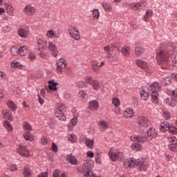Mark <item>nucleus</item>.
<instances>
[{"instance_id":"0e129e2a","label":"nucleus","mask_w":177,"mask_h":177,"mask_svg":"<svg viewBox=\"0 0 177 177\" xmlns=\"http://www.w3.org/2000/svg\"><path fill=\"white\" fill-rule=\"evenodd\" d=\"M76 85L78 86V88H84L85 83L83 81H79L77 82Z\"/></svg>"},{"instance_id":"dca6fc26","label":"nucleus","mask_w":177,"mask_h":177,"mask_svg":"<svg viewBox=\"0 0 177 177\" xmlns=\"http://www.w3.org/2000/svg\"><path fill=\"white\" fill-rule=\"evenodd\" d=\"M131 142H138V143H146L147 138L143 137V136L133 135L130 137Z\"/></svg>"},{"instance_id":"052dcab7","label":"nucleus","mask_w":177,"mask_h":177,"mask_svg":"<svg viewBox=\"0 0 177 177\" xmlns=\"http://www.w3.org/2000/svg\"><path fill=\"white\" fill-rule=\"evenodd\" d=\"M52 149H53V151H54L55 153H57V151L59 150V147H57L56 143H55V142L52 143Z\"/></svg>"},{"instance_id":"8fccbe9b","label":"nucleus","mask_w":177,"mask_h":177,"mask_svg":"<svg viewBox=\"0 0 177 177\" xmlns=\"http://www.w3.org/2000/svg\"><path fill=\"white\" fill-rule=\"evenodd\" d=\"M24 128L26 131V132H31L32 131L31 125L26 122L24 123Z\"/></svg>"},{"instance_id":"f3484780","label":"nucleus","mask_w":177,"mask_h":177,"mask_svg":"<svg viewBox=\"0 0 177 177\" xmlns=\"http://www.w3.org/2000/svg\"><path fill=\"white\" fill-rule=\"evenodd\" d=\"M122 116L124 118H133L135 116V112L133 111V109L129 107L125 109V111L122 113Z\"/></svg>"},{"instance_id":"2f4dec72","label":"nucleus","mask_w":177,"mask_h":177,"mask_svg":"<svg viewBox=\"0 0 177 177\" xmlns=\"http://www.w3.org/2000/svg\"><path fill=\"white\" fill-rule=\"evenodd\" d=\"M23 175L24 177H31L32 176V171L31 169H30V167L28 166H25L24 167V171H23Z\"/></svg>"},{"instance_id":"13d9d810","label":"nucleus","mask_w":177,"mask_h":177,"mask_svg":"<svg viewBox=\"0 0 177 177\" xmlns=\"http://www.w3.org/2000/svg\"><path fill=\"white\" fill-rule=\"evenodd\" d=\"M12 31V28L9 26H6L3 27V32H10Z\"/></svg>"},{"instance_id":"b1692460","label":"nucleus","mask_w":177,"mask_h":177,"mask_svg":"<svg viewBox=\"0 0 177 177\" xmlns=\"http://www.w3.org/2000/svg\"><path fill=\"white\" fill-rule=\"evenodd\" d=\"M27 53H28V46H21L18 48V55L19 56H26Z\"/></svg>"},{"instance_id":"4468645a","label":"nucleus","mask_w":177,"mask_h":177,"mask_svg":"<svg viewBox=\"0 0 177 177\" xmlns=\"http://www.w3.org/2000/svg\"><path fill=\"white\" fill-rule=\"evenodd\" d=\"M30 34V28L28 26L24 28H20L18 30V35L21 38H27Z\"/></svg>"},{"instance_id":"de8ad7c7","label":"nucleus","mask_w":177,"mask_h":177,"mask_svg":"<svg viewBox=\"0 0 177 177\" xmlns=\"http://www.w3.org/2000/svg\"><path fill=\"white\" fill-rule=\"evenodd\" d=\"M92 15L94 19H99L100 17V12H99L98 9H94L92 11Z\"/></svg>"},{"instance_id":"7c9ffc66","label":"nucleus","mask_w":177,"mask_h":177,"mask_svg":"<svg viewBox=\"0 0 177 177\" xmlns=\"http://www.w3.org/2000/svg\"><path fill=\"white\" fill-rule=\"evenodd\" d=\"M48 88L50 89V91H57V87L56 86L57 85H59V84H57V82H55L53 80H50L48 81Z\"/></svg>"},{"instance_id":"e2e57ef3","label":"nucleus","mask_w":177,"mask_h":177,"mask_svg":"<svg viewBox=\"0 0 177 177\" xmlns=\"http://www.w3.org/2000/svg\"><path fill=\"white\" fill-rule=\"evenodd\" d=\"M86 157H88V158H93L95 153H93V152L92 151H88L86 152Z\"/></svg>"},{"instance_id":"ddd939ff","label":"nucleus","mask_w":177,"mask_h":177,"mask_svg":"<svg viewBox=\"0 0 177 177\" xmlns=\"http://www.w3.org/2000/svg\"><path fill=\"white\" fill-rule=\"evenodd\" d=\"M24 12L26 13V15H27V16H34L35 15V12H37V10L35 9V7L28 4L24 8Z\"/></svg>"},{"instance_id":"1a4fd4ad","label":"nucleus","mask_w":177,"mask_h":177,"mask_svg":"<svg viewBox=\"0 0 177 177\" xmlns=\"http://www.w3.org/2000/svg\"><path fill=\"white\" fill-rule=\"evenodd\" d=\"M37 45L39 46L38 50L39 52H44L45 49H46V45H48V42L42 36H39L37 37Z\"/></svg>"},{"instance_id":"a211bd4d","label":"nucleus","mask_w":177,"mask_h":177,"mask_svg":"<svg viewBox=\"0 0 177 177\" xmlns=\"http://www.w3.org/2000/svg\"><path fill=\"white\" fill-rule=\"evenodd\" d=\"M123 165L125 168H133L136 165V160H133V158L125 159Z\"/></svg>"},{"instance_id":"473e14b6","label":"nucleus","mask_w":177,"mask_h":177,"mask_svg":"<svg viewBox=\"0 0 177 177\" xmlns=\"http://www.w3.org/2000/svg\"><path fill=\"white\" fill-rule=\"evenodd\" d=\"M23 137L25 140H29L30 142H32L35 139L34 135L30 133L28 131H26L25 133H24Z\"/></svg>"},{"instance_id":"6e6552de","label":"nucleus","mask_w":177,"mask_h":177,"mask_svg":"<svg viewBox=\"0 0 177 177\" xmlns=\"http://www.w3.org/2000/svg\"><path fill=\"white\" fill-rule=\"evenodd\" d=\"M147 5V3L145 1H140V2H134L129 4V6L132 10H140V9H143Z\"/></svg>"},{"instance_id":"f8f14e48","label":"nucleus","mask_w":177,"mask_h":177,"mask_svg":"<svg viewBox=\"0 0 177 177\" xmlns=\"http://www.w3.org/2000/svg\"><path fill=\"white\" fill-rule=\"evenodd\" d=\"M136 165H138L140 167V171H147V168H149V165L144 159H137Z\"/></svg>"},{"instance_id":"37998d69","label":"nucleus","mask_w":177,"mask_h":177,"mask_svg":"<svg viewBox=\"0 0 177 177\" xmlns=\"http://www.w3.org/2000/svg\"><path fill=\"white\" fill-rule=\"evenodd\" d=\"M68 140L69 142H71V143H75L77 142V136L74 134H68Z\"/></svg>"},{"instance_id":"5701e85b","label":"nucleus","mask_w":177,"mask_h":177,"mask_svg":"<svg viewBox=\"0 0 177 177\" xmlns=\"http://www.w3.org/2000/svg\"><path fill=\"white\" fill-rule=\"evenodd\" d=\"M91 67L92 70L95 74H99L100 71H99V68H100V66L99 64V62L97 61H92L91 62Z\"/></svg>"},{"instance_id":"20e7f679","label":"nucleus","mask_w":177,"mask_h":177,"mask_svg":"<svg viewBox=\"0 0 177 177\" xmlns=\"http://www.w3.org/2000/svg\"><path fill=\"white\" fill-rule=\"evenodd\" d=\"M68 32L71 38H73L75 41H80V39H81V34H80L78 28L71 26L68 29Z\"/></svg>"},{"instance_id":"9d476101","label":"nucleus","mask_w":177,"mask_h":177,"mask_svg":"<svg viewBox=\"0 0 177 177\" xmlns=\"http://www.w3.org/2000/svg\"><path fill=\"white\" fill-rule=\"evenodd\" d=\"M67 67V63L63 59H58L57 61V73L58 74H62L63 73V70Z\"/></svg>"},{"instance_id":"2eb2a0df","label":"nucleus","mask_w":177,"mask_h":177,"mask_svg":"<svg viewBox=\"0 0 177 177\" xmlns=\"http://www.w3.org/2000/svg\"><path fill=\"white\" fill-rule=\"evenodd\" d=\"M55 116L58 120H60V121H66V115H64V112H63V111H62L60 108L55 109Z\"/></svg>"},{"instance_id":"4d7b16f0","label":"nucleus","mask_w":177,"mask_h":177,"mask_svg":"<svg viewBox=\"0 0 177 177\" xmlns=\"http://www.w3.org/2000/svg\"><path fill=\"white\" fill-rule=\"evenodd\" d=\"M8 169H10V171H11V172H15V171H17V165L12 164L10 165L8 167Z\"/></svg>"},{"instance_id":"e433bc0d","label":"nucleus","mask_w":177,"mask_h":177,"mask_svg":"<svg viewBox=\"0 0 177 177\" xmlns=\"http://www.w3.org/2000/svg\"><path fill=\"white\" fill-rule=\"evenodd\" d=\"M111 103L113 106H115V107H120V106H121V102L120 101V99L117 97H113L112 98Z\"/></svg>"},{"instance_id":"a18cd8bd","label":"nucleus","mask_w":177,"mask_h":177,"mask_svg":"<svg viewBox=\"0 0 177 177\" xmlns=\"http://www.w3.org/2000/svg\"><path fill=\"white\" fill-rule=\"evenodd\" d=\"M53 177H66V174L62 173L60 175V171L55 169L53 174Z\"/></svg>"},{"instance_id":"39448f33","label":"nucleus","mask_w":177,"mask_h":177,"mask_svg":"<svg viewBox=\"0 0 177 177\" xmlns=\"http://www.w3.org/2000/svg\"><path fill=\"white\" fill-rule=\"evenodd\" d=\"M109 156L111 161H117V160H118L119 161H122V160L124 158V153L120 151H115L113 148H111V149L109 150Z\"/></svg>"},{"instance_id":"9b49d317","label":"nucleus","mask_w":177,"mask_h":177,"mask_svg":"<svg viewBox=\"0 0 177 177\" xmlns=\"http://www.w3.org/2000/svg\"><path fill=\"white\" fill-rule=\"evenodd\" d=\"M136 64L138 66V67H140V68L145 70V71H149V70H150V65L149 64V63L142 59H136Z\"/></svg>"},{"instance_id":"09e8293b","label":"nucleus","mask_w":177,"mask_h":177,"mask_svg":"<svg viewBox=\"0 0 177 177\" xmlns=\"http://www.w3.org/2000/svg\"><path fill=\"white\" fill-rule=\"evenodd\" d=\"M10 52L12 56H17V55H19V48H17L15 46H12L10 48Z\"/></svg>"},{"instance_id":"423d86ee","label":"nucleus","mask_w":177,"mask_h":177,"mask_svg":"<svg viewBox=\"0 0 177 177\" xmlns=\"http://www.w3.org/2000/svg\"><path fill=\"white\" fill-rule=\"evenodd\" d=\"M150 125V120L145 116H138L137 118L138 128H147Z\"/></svg>"},{"instance_id":"ea45409f","label":"nucleus","mask_w":177,"mask_h":177,"mask_svg":"<svg viewBox=\"0 0 177 177\" xmlns=\"http://www.w3.org/2000/svg\"><path fill=\"white\" fill-rule=\"evenodd\" d=\"M3 125L4 128L7 129V131H8V132H12V131H13V127L12 126L10 122L5 121L3 122Z\"/></svg>"},{"instance_id":"f257e3e1","label":"nucleus","mask_w":177,"mask_h":177,"mask_svg":"<svg viewBox=\"0 0 177 177\" xmlns=\"http://www.w3.org/2000/svg\"><path fill=\"white\" fill-rule=\"evenodd\" d=\"M174 50L172 44L163 42L160 44L159 49L156 50V60L158 64H168L171 52Z\"/></svg>"},{"instance_id":"79ce46f5","label":"nucleus","mask_w":177,"mask_h":177,"mask_svg":"<svg viewBox=\"0 0 177 177\" xmlns=\"http://www.w3.org/2000/svg\"><path fill=\"white\" fill-rule=\"evenodd\" d=\"M91 85L94 91H99V89H100V83L96 80H94V81L92 82Z\"/></svg>"},{"instance_id":"bb28decb","label":"nucleus","mask_w":177,"mask_h":177,"mask_svg":"<svg viewBox=\"0 0 177 177\" xmlns=\"http://www.w3.org/2000/svg\"><path fill=\"white\" fill-rule=\"evenodd\" d=\"M78 122V113H73V118L71 119V123L68 125V127L70 128V124L73 127H75Z\"/></svg>"},{"instance_id":"680f3d73","label":"nucleus","mask_w":177,"mask_h":177,"mask_svg":"<svg viewBox=\"0 0 177 177\" xmlns=\"http://www.w3.org/2000/svg\"><path fill=\"white\" fill-rule=\"evenodd\" d=\"M28 59L29 60H30V62H34V60H35L36 59L35 54L32 53H30L28 55Z\"/></svg>"},{"instance_id":"6e6d98bb","label":"nucleus","mask_w":177,"mask_h":177,"mask_svg":"<svg viewBox=\"0 0 177 177\" xmlns=\"http://www.w3.org/2000/svg\"><path fill=\"white\" fill-rule=\"evenodd\" d=\"M85 81L87 84H89L90 85H92V82H93V78L91 76H86L85 78Z\"/></svg>"},{"instance_id":"864d4df0","label":"nucleus","mask_w":177,"mask_h":177,"mask_svg":"<svg viewBox=\"0 0 177 177\" xmlns=\"http://www.w3.org/2000/svg\"><path fill=\"white\" fill-rule=\"evenodd\" d=\"M171 97L174 100V102H177V88L171 91Z\"/></svg>"},{"instance_id":"a19ab883","label":"nucleus","mask_w":177,"mask_h":177,"mask_svg":"<svg viewBox=\"0 0 177 177\" xmlns=\"http://www.w3.org/2000/svg\"><path fill=\"white\" fill-rule=\"evenodd\" d=\"M121 52L123 56H128L129 55V52H131V47L129 46L122 47L121 49Z\"/></svg>"},{"instance_id":"5fc2aeb1","label":"nucleus","mask_w":177,"mask_h":177,"mask_svg":"<svg viewBox=\"0 0 177 177\" xmlns=\"http://www.w3.org/2000/svg\"><path fill=\"white\" fill-rule=\"evenodd\" d=\"M168 140L171 144L177 143V139L175 136H169L168 137Z\"/></svg>"},{"instance_id":"a878e982","label":"nucleus","mask_w":177,"mask_h":177,"mask_svg":"<svg viewBox=\"0 0 177 177\" xmlns=\"http://www.w3.org/2000/svg\"><path fill=\"white\" fill-rule=\"evenodd\" d=\"M67 161L72 164V165H77L78 164V160L75 158V156H73L72 155L67 156Z\"/></svg>"},{"instance_id":"c9c22d12","label":"nucleus","mask_w":177,"mask_h":177,"mask_svg":"<svg viewBox=\"0 0 177 177\" xmlns=\"http://www.w3.org/2000/svg\"><path fill=\"white\" fill-rule=\"evenodd\" d=\"M165 103L168 106H171V107H175V106H176V102L172 99V97L171 98H166L165 100Z\"/></svg>"},{"instance_id":"f03ea898","label":"nucleus","mask_w":177,"mask_h":177,"mask_svg":"<svg viewBox=\"0 0 177 177\" xmlns=\"http://www.w3.org/2000/svg\"><path fill=\"white\" fill-rule=\"evenodd\" d=\"M160 89H161V84L157 82H153L149 88V91L151 92L152 102L155 104H158V91Z\"/></svg>"},{"instance_id":"bf43d9fd","label":"nucleus","mask_w":177,"mask_h":177,"mask_svg":"<svg viewBox=\"0 0 177 177\" xmlns=\"http://www.w3.org/2000/svg\"><path fill=\"white\" fill-rule=\"evenodd\" d=\"M162 115L165 120H169L171 118V114L168 111H163Z\"/></svg>"},{"instance_id":"72a5a7b5","label":"nucleus","mask_w":177,"mask_h":177,"mask_svg":"<svg viewBox=\"0 0 177 177\" xmlns=\"http://www.w3.org/2000/svg\"><path fill=\"white\" fill-rule=\"evenodd\" d=\"M7 106L12 111H16V110L17 109V105H16V104H15V102H13V101H12V100H10L8 101Z\"/></svg>"},{"instance_id":"3c124183","label":"nucleus","mask_w":177,"mask_h":177,"mask_svg":"<svg viewBox=\"0 0 177 177\" xmlns=\"http://www.w3.org/2000/svg\"><path fill=\"white\" fill-rule=\"evenodd\" d=\"M140 95L142 100H147V99H149V93H147V91H142Z\"/></svg>"},{"instance_id":"393cba45","label":"nucleus","mask_w":177,"mask_h":177,"mask_svg":"<svg viewBox=\"0 0 177 177\" xmlns=\"http://www.w3.org/2000/svg\"><path fill=\"white\" fill-rule=\"evenodd\" d=\"M157 131H156V129L154 127H151L148 129L147 136L151 139H156L157 138Z\"/></svg>"},{"instance_id":"c756f323","label":"nucleus","mask_w":177,"mask_h":177,"mask_svg":"<svg viewBox=\"0 0 177 177\" xmlns=\"http://www.w3.org/2000/svg\"><path fill=\"white\" fill-rule=\"evenodd\" d=\"M46 37L52 39V38H59L60 36L56 33L53 30H49L46 32Z\"/></svg>"},{"instance_id":"338daca9","label":"nucleus","mask_w":177,"mask_h":177,"mask_svg":"<svg viewBox=\"0 0 177 177\" xmlns=\"http://www.w3.org/2000/svg\"><path fill=\"white\" fill-rule=\"evenodd\" d=\"M48 171L41 172L39 175H37V177H48Z\"/></svg>"},{"instance_id":"774afa93","label":"nucleus","mask_w":177,"mask_h":177,"mask_svg":"<svg viewBox=\"0 0 177 177\" xmlns=\"http://www.w3.org/2000/svg\"><path fill=\"white\" fill-rule=\"evenodd\" d=\"M165 84H166V85H169V84H171V77H167L165 79L164 81Z\"/></svg>"},{"instance_id":"c85d7f7f","label":"nucleus","mask_w":177,"mask_h":177,"mask_svg":"<svg viewBox=\"0 0 177 177\" xmlns=\"http://www.w3.org/2000/svg\"><path fill=\"white\" fill-rule=\"evenodd\" d=\"M84 142L86 146H87L88 149H93V147H95V141L93 140L86 138Z\"/></svg>"},{"instance_id":"aec40b11","label":"nucleus","mask_w":177,"mask_h":177,"mask_svg":"<svg viewBox=\"0 0 177 177\" xmlns=\"http://www.w3.org/2000/svg\"><path fill=\"white\" fill-rule=\"evenodd\" d=\"M4 8H6V13H8V16H15V8L12 4L6 3Z\"/></svg>"},{"instance_id":"412c9836","label":"nucleus","mask_w":177,"mask_h":177,"mask_svg":"<svg viewBox=\"0 0 177 177\" xmlns=\"http://www.w3.org/2000/svg\"><path fill=\"white\" fill-rule=\"evenodd\" d=\"M88 109L91 111H96L99 109V102L97 100H92L88 103Z\"/></svg>"},{"instance_id":"cd10ccee","label":"nucleus","mask_w":177,"mask_h":177,"mask_svg":"<svg viewBox=\"0 0 177 177\" xmlns=\"http://www.w3.org/2000/svg\"><path fill=\"white\" fill-rule=\"evenodd\" d=\"M134 53L137 57L142 56V54L145 53V48L140 46H137L135 48Z\"/></svg>"},{"instance_id":"49530a36","label":"nucleus","mask_w":177,"mask_h":177,"mask_svg":"<svg viewBox=\"0 0 177 177\" xmlns=\"http://www.w3.org/2000/svg\"><path fill=\"white\" fill-rule=\"evenodd\" d=\"M11 66L12 67H13L14 68H21L23 67V64H21V63L19 62H14L11 63Z\"/></svg>"},{"instance_id":"6ab92c4d","label":"nucleus","mask_w":177,"mask_h":177,"mask_svg":"<svg viewBox=\"0 0 177 177\" xmlns=\"http://www.w3.org/2000/svg\"><path fill=\"white\" fill-rule=\"evenodd\" d=\"M48 48L50 52L52 53V55L54 57L57 56V48L56 47V44H53L52 41H49Z\"/></svg>"},{"instance_id":"7ed1b4c3","label":"nucleus","mask_w":177,"mask_h":177,"mask_svg":"<svg viewBox=\"0 0 177 177\" xmlns=\"http://www.w3.org/2000/svg\"><path fill=\"white\" fill-rule=\"evenodd\" d=\"M160 132H165V131H169V133H171V135H177V127H170L168 122H164L160 124Z\"/></svg>"},{"instance_id":"f704fd0d","label":"nucleus","mask_w":177,"mask_h":177,"mask_svg":"<svg viewBox=\"0 0 177 177\" xmlns=\"http://www.w3.org/2000/svg\"><path fill=\"white\" fill-rule=\"evenodd\" d=\"M102 8H104V10L105 12H112L113 11V6H111V4L109 3L104 2L102 3Z\"/></svg>"},{"instance_id":"58836bf2","label":"nucleus","mask_w":177,"mask_h":177,"mask_svg":"<svg viewBox=\"0 0 177 177\" xmlns=\"http://www.w3.org/2000/svg\"><path fill=\"white\" fill-rule=\"evenodd\" d=\"M131 147L132 150H135L136 151H141L142 149H143L142 145L139 143H133Z\"/></svg>"},{"instance_id":"4be33fe9","label":"nucleus","mask_w":177,"mask_h":177,"mask_svg":"<svg viewBox=\"0 0 177 177\" xmlns=\"http://www.w3.org/2000/svg\"><path fill=\"white\" fill-rule=\"evenodd\" d=\"M99 129L102 132H104L109 129V123L106 121L102 120L98 122Z\"/></svg>"},{"instance_id":"0eeeda50","label":"nucleus","mask_w":177,"mask_h":177,"mask_svg":"<svg viewBox=\"0 0 177 177\" xmlns=\"http://www.w3.org/2000/svg\"><path fill=\"white\" fill-rule=\"evenodd\" d=\"M17 153L21 156V157H26V158L30 157V151L27 149V147L23 145H19L17 146L16 149Z\"/></svg>"},{"instance_id":"4c0bfd02","label":"nucleus","mask_w":177,"mask_h":177,"mask_svg":"<svg viewBox=\"0 0 177 177\" xmlns=\"http://www.w3.org/2000/svg\"><path fill=\"white\" fill-rule=\"evenodd\" d=\"M151 16H153V10H148L146 11V13L143 17V20L145 21L148 22L149 21V18L151 17Z\"/></svg>"},{"instance_id":"c03bdc74","label":"nucleus","mask_w":177,"mask_h":177,"mask_svg":"<svg viewBox=\"0 0 177 177\" xmlns=\"http://www.w3.org/2000/svg\"><path fill=\"white\" fill-rule=\"evenodd\" d=\"M2 115L4 120H12V116H10V113H9V111H3Z\"/></svg>"},{"instance_id":"69168bd1","label":"nucleus","mask_w":177,"mask_h":177,"mask_svg":"<svg viewBox=\"0 0 177 177\" xmlns=\"http://www.w3.org/2000/svg\"><path fill=\"white\" fill-rule=\"evenodd\" d=\"M79 95L82 97V99H85V97H86V93L85 91H80L79 92Z\"/></svg>"},{"instance_id":"603ef678","label":"nucleus","mask_w":177,"mask_h":177,"mask_svg":"<svg viewBox=\"0 0 177 177\" xmlns=\"http://www.w3.org/2000/svg\"><path fill=\"white\" fill-rule=\"evenodd\" d=\"M169 149L171 151H177V142L175 144L169 145Z\"/></svg>"}]
</instances>
